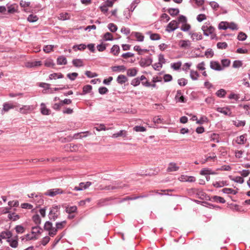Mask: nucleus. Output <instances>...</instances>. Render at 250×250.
I'll list each match as a JSON object with an SVG mask.
<instances>
[{"mask_svg":"<svg viewBox=\"0 0 250 250\" xmlns=\"http://www.w3.org/2000/svg\"><path fill=\"white\" fill-rule=\"evenodd\" d=\"M35 108L34 105H22L18 111L21 114H27L34 111Z\"/></svg>","mask_w":250,"mask_h":250,"instance_id":"obj_2","label":"nucleus"},{"mask_svg":"<svg viewBox=\"0 0 250 250\" xmlns=\"http://www.w3.org/2000/svg\"><path fill=\"white\" fill-rule=\"evenodd\" d=\"M92 90V86L90 85H86L83 86V94L89 93Z\"/></svg>","mask_w":250,"mask_h":250,"instance_id":"obj_52","label":"nucleus"},{"mask_svg":"<svg viewBox=\"0 0 250 250\" xmlns=\"http://www.w3.org/2000/svg\"><path fill=\"white\" fill-rule=\"evenodd\" d=\"M57 63L59 65L66 64L67 63V60L65 57L60 56L57 59Z\"/></svg>","mask_w":250,"mask_h":250,"instance_id":"obj_35","label":"nucleus"},{"mask_svg":"<svg viewBox=\"0 0 250 250\" xmlns=\"http://www.w3.org/2000/svg\"><path fill=\"white\" fill-rule=\"evenodd\" d=\"M168 13L172 16L177 15L179 13V10L178 8H170L168 10Z\"/></svg>","mask_w":250,"mask_h":250,"instance_id":"obj_38","label":"nucleus"},{"mask_svg":"<svg viewBox=\"0 0 250 250\" xmlns=\"http://www.w3.org/2000/svg\"><path fill=\"white\" fill-rule=\"evenodd\" d=\"M54 46L52 45H45V46H44L43 50L45 53H48L53 50Z\"/></svg>","mask_w":250,"mask_h":250,"instance_id":"obj_55","label":"nucleus"},{"mask_svg":"<svg viewBox=\"0 0 250 250\" xmlns=\"http://www.w3.org/2000/svg\"><path fill=\"white\" fill-rule=\"evenodd\" d=\"M41 112L42 114L44 115H47L50 114V110L46 108L44 103L41 104Z\"/></svg>","mask_w":250,"mask_h":250,"instance_id":"obj_22","label":"nucleus"},{"mask_svg":"<svg viewBox=\"0 0 250 250\" xmlns=\"http://www.w3.org/2000/svg\"><path fill=\"white\" fill-rule=\"evenodd\" d=\"M70 16L67 13H62L59 15V18L61 20H66L69 19Z\"/></svg>","mask_w":250,"mask_h":250,"instance_id":"obj_50","label":"nucleus"},{"mask_svg":"<svg viewBox=\"0 0 250 250\" xmlns=\"http://www.w3.org/2000/svg\"><path fill=\"white\" fill-rule=\"evenodd\" d=\"M190 28V25L188 24L187 22L183 24L181 29L183 31H188Z\"/></svg>","mask_w":250,"mask_h":250,"instance_id":"obj_64","label":"nucleus"},{"mask_svg":"<svg viewBox=\"0 0 250 250\" xmlns=\"http://www.w3.org/2000/svg\"><path fill=\"white\" fill-rule=\"evenodd\" d=\"M104 40L105 41H112L113 40V36L109 32H106L104 37Z\"/></svg>","mask_w":250,"mask_h":250,"instance_id":"obj_60","label":"nucleus"},{"mask_svg":"<svg viewBox=\"0 0 250 250\" xmlns=\"http://www.w3.org/2000/svg\"><path fill=\"white\" fill-rule=\"evenodd\" d=\"M181 62H180L173 63L171 64V67L174 70H178L181 66Z\"/></svg>","mask_w":250,"mask_h":250,"instance_id":"obj_57","label":"nucleus"},{"mask_svg":"<svg viewBox=\"0 0 250 250\" xmlns=\"http://www.w3.org/2000/svg\"><path fill=\"white\" fill-rule=\"evenodd\" d=\"M240 106L244 110L245 114L250 116V104H241Z\"/></svg>","mask_w":250,"mask_h":250,"instance_id":"obj_32","label":"nucleus"},{"mask_svg":"<svg viewBox=\"0 0 250 250\" xmlns=\"http://www.w3.org/2000/svg\"><path fill=\"white\" fill-rule=\"evenodd\" d=\"M140 83V81L139 79V77L133 79L131 82V84L133 85L134 86H137L139 85Z\"/></svg>","mask_w":250,"mask_h":250,"instance_id":"obj_63","label":"nucleus"},{"mask_svg":"<svg viewBox=\"0 0 250 250\" xmlns=\"http://www.w3.org/2000/svg\"><path fill=\"white\" fill-rule=\"evenodd\" d=\"M178 45L182 49H188L191 46V42L189 40H180Z\"/></svg>","mask_w":250,"mask_h":250,"instance_id":"obj_9","label":"nucleus"},{"mask_svg":"<svg viewBox=\"0 0 250 250\" xmlns=\"http://www.w3.org/2000/svg\"><path fill=\"white\" fill-rule=\"evenodd\" d=\"M189 35L193 41L201 40L202 39V35L200 33H190Z\"/></svg>","mask_w":250,"mask_h":250,"instance_id":"obj_17","label":"nucleus"},{"mask_svg":"<svg viewBox=\"0 0 250 250\" xmlns=\"http://www.w3.org/2000/svg\"><path fill=\"white\" fill-rule=\"evenodd\" d=\"M15 229L18 233H22L25 231V229L21 225L16 226Z\"/></svg>","mask_w":250,"mask_h":250,"instance_id":"obj_48","label":"nucleus"},{"mask_svg":"<svg viewBox=\"0 0 250 250\" xmlns=\"http://www.w3.org/2000/svg\"><path fill=\"white\" fill-rule=\"evenodd\" d=\"M131 35L134 36L136 38L137 41L138 42H142L144 40L145 37L141 33L138 32H132L131 33Z\"/></svg>","mask_w":250,"mask_h":250,"instance_id":"obj_16","label":"nucleus"},{"mask_svg":"<svg viewBox=\"0 0 250 250\" xmlns=\"http://www.w3.org/2000/svg\"><path fill=\"white\" fill-rule=\"evenodd\" d=\"M86 47V45L85 44H80L79 45H75L73 46V48L74 50H76V48L79 50H83Z\"/></svg>","mask_w":250,"mask_h":250,"instance_id":"obj_44","label":"nucleus"},{"mask_svg":"<svg viewBox=\"0 0 250 250\" xmlns=\"http://www.w3.org/2000/svg\"><path fill=\"white\" fill-rule=\"evenodd\" d=\"M228 28L232 30H237L238 29V25L233 22H228Z\"/></svg>","mask_w":250,"mask_h":250,"instance_id":"obj_45","label":"nucleus"},{"mask_svg":"<svg viewBox=\"0 0 250 250\" xmlns=\"http://www.w3.org/2000/svg\"><path fill=\"white\" fill-rule=\"evenodd\" d=\"M33 220L37 225H39L41 221L40 216L38 214H35L33 216Z\"/></svg>","mask_w":250,"mask_h":250,"instance_id":"obj_61","label":"nucleus"},{"mask_svg":"<svg viewBox=\"0 0 250 250\" xmlns=\"http://www.w3.org/2000/svg\"><path fill=\"white\" fill-rule=\"evenodd\" d=\"M152 62V60L150 58L142 59L140 62V65L142 67L150 65Z\"/></svg>","mask_w":250,"mask_h":250,"instance_id":"obj_13","label":"nucleus"},{"mask_svg":"<svg viewBox=\"0 0 250 250\" xmlns=\"http://www.w3.org/2000/svg\"><path fill=\"white\" fill-rule=\"evenodd\" d=\"M78 74L76 72H73L71 73H68L67 75V77L71 81H74L76 78L78 76Z\"/></svg>","mask_w":250,"mask_h":250,"instance_id":"obj_58","label":"nucleus"},{"mask_svg":"<svg viewBox=\"0 0 250 250\" xmlns=\"http://www.w3.org/2000/svg\"><path fill=\"white\" fill-rule=\"evenodd\" d=\"M77 210V208L76 206H71V207H66L65 208L66 212L68 214H71L72 213H74L76 212Z\"/></svg>","mask_w":250,"mask_h":250,"instance_id":"obj_36","label":"nucleus"},{"mask_svg":"<svg viewBox=\"0 0 250 250\" xmlns=\"http://www.w3.org/2000/svg\"><path fill=\"white\" fill-rule=\"evenodd\" d=\"M120 47L118 45H114L111 49V52L115 56H117L120 52Z\"/></svg>","mask_w":250,"mask_h":250,"instance_id":"obj_30","label":"nucleus"},{"mask_svg":"<svg viewBox=\"0 0 250 250\" xmlns=\"http://www.w3.org/2000/svg\"><path fill=\"white\" fill-rule=\"evenodd\" d=\"M216 111L224 114L225 115H227L229 116H231L232 113L231 112L230 109L228 107H218L216 108Z\"/></svg>","mask_w":250,"mask_h":250,"instance_id":"obj_10","label":"nucleus"},{"mask_svg":"<svg viewBox=\"0 0 250 250\" xmlns=\"http://www.w3.org/2000/svg\"><path fill=\"white\" fill-rule=\"evenodd\" d=\"M12 235V233L10 231H3L1 232L0 234V237L1 238V239L6 238L10 239Z\"/></svg>","mask_w":250,"mask_h":250,"instance_id":"obj_21","label":"nucleus"},{"mask_svg":"<svg viewBox=\"0 0 250 250\" xmlns=\"http://www.w3.org/2000/svg\"><path fill=\"white\" fill-rule=\"evenodd\" d=\"M134 50L138 52L139 55H142L143 52H148L149 50L147 49H141L139 45L134 46Z\"/></svg>","mask_w":250,"mask_h":250,"instance_id":"obj_33","label":"nucleus"},{"mask_svg":"<svg viewBox=\"0 0 250 250\" xmlns=\"http://www.w3.org/2000/svg\"><path fill=\"white\" fill-rule=\"evenodd\" d=\"M221 63L222 67L224 68L225 67H228L230 63V61L229 59H223L221 60Z\"/></svg>","mask_w":250,"mask_h":250,"instance_id":"obj_51","label":"nucleus"},{"mask_svg":"<svg viewBox=\"0 0 250 250\" xmlns=\"http://www.w3.org/2000/svg\"><path fill=\"white\" fill-rule=\"evenodd\" d=\"M91 183L90 182H87L86 183H80L78 186H76L74 187L73 190L76 191H81L88 188L90 186H91Z\"/></svg>","mask_w":250,"mask_h":250,"instance_id":"obj_7","label":"nucleus"},{"mask_svg":"<svg viewBox=\"0 0 250 250\" xmlns=\"http://www.w3.org/2000/svg\"><path fill=\"white\" fill-rule=\"evenodd\" d=\"M127 131L126 130H121L120 131L112 134L111 137L114 138H116L119 137L125 138L127 136Z\"/></svg>","mask_w":250,"mask_h":250,"instance_id":"obj_14","label":"nucleus"},{"mask_svg":"<svg viewBox=\"0 0 250 250\" xmlns=\"http://www.w3.org/2000/svg\"><path fill=\"white\" fill-rule=\"evenodd\" d=\"M178 27V22L175 20H173L167 24L166 31L170 33L175 30Z\"/></svg>","mask_w":250,"mask_h":250,"instance_id":"obj_5","label":"nucleus"},{"mask_svg":"<svg viewBox=\"0 0 250 250\" xmlns=\"http://www.w3.org/2000/svg\"><path fill=\"white\" fill-rule=\"evenodd\" d=\"M52 223L50 222L49 221H47L45 222L44 226V229L48 231H49L52 228Z\"/></svg>","mask_w":250,"mask_h":250,"instance_id":"obj_62","label":"nucleus"},{"mask_svg":"<svg viewBox=\"0 0 250 250\" xmlns=\"http://www.w3.org/2000/svg\"><path fill=\"white\" fill-rule=\"evenodd\" d=\"M228 22L221 21L218 25V28L222 30H226L228 29Z\"/></svg>","mask_w":250,"mask_h":250,"instance_id":"obj_39","label":"nucleus"},{"mask_svg":"<svg viewBox=\"0 0 250 250\" xmlns=\"http://www.w3.org/2000/svg\"><path fill=\"white\" fill-rule=\"evenodd\" d=\"M44 65L46 67H53L55 64L53 62V61L52 60L50 59H48L44 61Z\"/></svg>","mask_w":250,"mask_h":250,"instance_id":"obj_42","label":"nucleus"},{"mask_svg":"<svg viewBox=\"0 0 250 250\" xmlns=\"http://www.w3.org/2000/svg\"><path fill=\"white\" fill-rule=\"evenodd\" d=\"M8 217L10 220L13 221H16L20 218V216L15 213H9Z\"/></svg>","mask_w":250,"mask_h":250,"instance_id":"obj_41","label":"nucleus"},{"mask_svg":"<svg viewBox=\"0 0 250 250\" xmlns=\"http://www.w3.org/2000/svg\"><path fill=\"white\" fill-rule=\"evenodd\" d=\"M202 29L204 34L206 36L212 35L214 31V28L209 24L205 23L202 27Z\"/></svg>","mask_w":250,"mask_h":250,"instance_id":"obj_4","label":"nucleus"},{"mask_svg":"<svg viewBox=\"0 0 250 250\" xmlns=\"http://www.w3.org/2000/svg\"><path fill=\"white\" fill-rule=\"evenodd\" d=\"M216 95L220 98H223L226 94V91L223 89H220L216 92Z\"/></svg>","mask_w":250,"mask_h":250,"instance_id":"obj_43","label":"nucleus"},{"mask_svg":"<svg viewBox=\"0 0 250 250\" xmlns=\"http://www.w3.org/2000/svg\"><path fill=\"white\" fill-rule=\"evenodd\" d=\"M205 55L207 58H210L213 57L214 53L211 49H208L205 52Z\"/></svg>","mask_w":250,"mask_h":250,"instance_id":"obj_59","label":"nucleus"},{"mask_svg":"<svg viewBox=\"0 0 250 250\" xmlns=\"http://www.w3.org/2000/svg\"><path fill=\"white\" fill-rule=\"evenodd\" d=\"M150 35V39L153 41H157L161 39V37L159 34L157 33H151L150 32L147 33Z\"/></svg>","mask_w":250,"mask_h":250,"instance_id":"obj_34","label":"nucleus"},{"mask_svg":"<svg viewBox=\"0 0 250 250\" xmlns=\"http://www.w3.org/2000/svg\"><path fill=\"white\" fill-rule=\"evenodd\" d=\"M210 67L213 70L216 71H222L224 69L219 62L217 61H211L210 62Z\"/></svg>","mask_w":250,"mask_h":250,"instance_id":"obj_6","label":"nucleus"},{"mask_svg":"<svg viewBox=\"0 0 250 250\" xmlns=\"http://www.w3.org/2000/svg\"><path fill=\"white\" fill-rule=\"evenodd\" d=\"M73 64L77 67H81L83 65V62L82 60L81 59H74L72 61Z\"/></svg>","mask_w":250,"mask_h":250,"instance_id":"obj_28","label":"nucleus"},{"mask_svg":"<svg viewBox=\"0 0 250 250\" xmlns=\"http://www.w3.org/2000/svg\"><path fill=\"white\" fill-rule=\"evenodd\" d=\"M175 99L177 102L185 103L187 102V100L185 98L181 90H178L176 92Z\"/></svg>","mask_w":250,"mask_h":250,"instance_id":"obj_8","label":"nucleus"},{"mask_svg":"<svg viewBox=\"0 0 250 250\" xmlns=\"http://www.w3.org/2000/svg\"><path fill=\"white\" fill-rule=\"evenodd\" d=\"M111 69L113 72H124L126 67L124 65H117L111 67Z\"/></svg>","mask_w":250,"mask_h":250,"instance_id":"obj_20","label":"nucleus"},{"mask_svg":"<svg viewBox=\"0 0 250 250\" xmlns=\"http://www.w3.org/2000/svg\"><path fill=\"white\" fill-rule=\"evenodd\" d=\"M59 209L60 208L58 206H54L51 208H50L49 218L50 220L55 221L59 215Z\"/></svg>","mask_w":250,"mask_h":250,"instance_id":"obj_1","label":"nucleus"},{"mask_svg":"<svg viewBox=\"0 0 250 250\" xmlns=\"http://www.w3.org/2000/svg\"><path fill=\"white\" fill-rule=\"evenodd\" d=\"M138 70L136 68L128 69L127 70V75L129 77L135 76L137 74Z\"/></svg>","mask_w":250,"mask_h":250,"instance_id":"obj_26","label":"nucleus"},{"mask_svg":"<svg viewBox=\"0 0 250 250\" xmlns=\"http://www.w3.org/2000/svg\"><path fill=\"white\" fill-rule=\"evenodd\" d=\"M247 141L246 135L243 134L237 137L236 142L239 145H243Z\"/></svg>","mask_w":250,"mask_h":250,"instance_id":"obj_19","label":"nucleus"},{"mask_svg":"<svg viewBox=\"0 0 250 250\" xmlns=\"http://www.w3.org/2000/svg\"><path fill=\"white\" fill-rule=\"evenodd\" d=\"M243 63L241 61L236 60L233 62L232 66L234 68H238L242 66Z\"/></svg>","mask_w":250,"mask_h":250,"instance_id":"obj_49","label":"nucleus"},{"mask_svg":"<svg viewBox=\"0 0 250 250\" xmlns=\"http://www.w3.org/2000/svg\"><path fill=\"white\" fill-rule=\"evenodd\" d=\"M108 28L109 30L112 32H115L117 30V26L115 24L112 23L108 24Z\"/></svg>","mask_w":250,"mask_h":250,"instance_id":"obj_54","label":"nucleus"},{"mask_svg":"<svg viewBox=\"0 0 250 250\" xmlns=\"http://www.w3.org/2000/svg\"><path fill=\"white\" fill-rule=\"evenodd\" d=\"M7 241L9 243L10 246L13 248H16L18 246L17 239H8Z\"/></svg>","mask_w":250,"mask_h":250,"instance_id":"obj_31","label":"nucleus"},{"mask_svg":"<svg viewBox=\"0 0 250 250\" xmlns=\"http://www.w3.org/2000/svg\"><path fill=\"white\" fill-rule=\"evenodd\" d=\"M199 74L196 71L191 70L190 71V77L193 81L197 80Z\"/></svg>","mask_w":250,"mask_h":250,"instance_id":"obj_29","label":"nucleus"},{"mask_svg":"<svg viewBox=\"0 0 250 250\" xmlns=\"http://www.w3.org/2000/svg\"><path fill=\"white\" fill-rule=\"evenodd\" d=\"M229 178L231 181H233L235 182L239 183V184H242L244 182V179L240 176H236L235 177H233L231 176H229Z\"/></svg>","mask_w":250,"mask_h":250,"instance_id":"obj_27","label":"nucleus"},{"mask_svg":"<svg viewBox=\"0 0 250 250\" xmlns=\"http://www.w3.org/2000/svg\"><path fill=\"white\" fill-rule=\"evenodd\" d=\"M63 193L62 188H56L47 190L44 194L50 197H54L57 195L63 194Z\"/></svg>","mask_w":250,"mask_h":250,"instance_id":"obj_3","label":"nucleus"},{"mask_svg":"<svg viewBox=\"0 0 250 250\" xmlns=\"http://www.w3.org/2000/svg\"><path fill=\"white\" fill-rule=\"evenodd\" d=\"M222 191L226 194H232L233 195L237 193L236 191L230 188H224L222 189Z\"/></svg>","mask_w":250,"mask_h":250,"instance_id":"obj_37","label":"nucleus"},{"mask_svg":"<svg viewBox=\"0 0 250 250\" xmlns=\"http://www.w3.org/2000/svg\"><path fill=\"white\" fill-rule=\"evenodd\" d=\"M217 47L219 49H226L228 47V44L226 42H219L217 43Z\"/></svg>","mask_w":250,"mask_h":250,"instance_id":"obj_53","label":"nucleus"},{"mask_svg":"<svg viewBox=\"0 0 250 250\" xmlns=\"http://www.w3.org/2000/svg\"><path fill=\"white\" fill-rule=\"evenodd\" d=\"M127 81V78L124 75H120L117 78V82L121 84L125 83Z\"/></svg>","mask_w":250,"mask_h":250,"instance_id":"obj_24","label":"nucleus"},{"mask_svg":"<svg viewBox=\"0 0 250 250\" xmlns=\"http://www.w3.org/2000/svg\"><path fill=\"white\" fill-rule=\"evenodd\" d=\"M15 107V106L12 104L8 103H5L3 104V108L1 110V113L3 114V112H7L10 109H13Z\"/></svg>","mask_w":250,"mask_h":250,"instance_id":"obj_15","label":"nucleus"},{"mask_svg":"<svg viewBox=\"0 0 250 250\" xmlns=\"http://www.w3.org/2000/svg\"><path fill=\"white\" fill-rule=\"evenodd\" d=\"M227 185L228 184L226 181H216L213 183V186L216 188H221Z\"/></svg>","mask_w":250,"mask_h":250,"instance_id":"obj_25","label":"nucleus"},{"mask_svg":"<svg viewBox=\"0 0 250 250\" xmlns=\"http://www.w3.org/2000/svg\"><path fill=\"white\" fill-rule=\"evenodd\" d=\"M247 38V35L242 32H240L237 36L238 40L241 41H245Z\"/></svg>","mask_w":250,"mask_h":250,"instance_id":"obj_46","label":"nucleus"},{"mask_svg":"<svg viewBox=\"0 0 250 250\" xmlns=\"http://www.w3.org/2000/svg\"><path fill=\"white\" fill-rule=\"evenodd\" d=\"M179 180L181 182H194L196 181V178L193 176L182 175L179 178Z\"/></svg>","mask_w":250,"mask_h":250,"instance_id":"obj_12","label":"nucleus"},{"mask_svg":"<svg viewBox=\"0 0 250 250\" xmlns=\"http://www.w3.org/2000/svg\"><path fill=\"white\" fill-rule=\"evenodd\" d=\"M29 198H32L34 201L37 202L38 205H40L43 203V200L42 199L41 196L36 193H31L28 195Z\"/></svg>","mask_w":250,"mask_h":250,"instance_id":"obj_11","label":"nucleus"},{"mask_svg":"<svg viewBox=\"0 0 250 250\" xmlns=\"http://www.w3.org/2000/svg\"><path fill=\"white\" fill-rule=\"evenodd\" d=\"M38 18L36 15L31 14L27 18V21L30 22H34L36 21Z\"/></svg>","mask_w":250,"mask_h":250,"instance_id":"obj_47","label":"nucleus"},{"mask_svg":"<svg viewBox=\"0 0 250 250\" xmlns=\"http://www.w3.org/2000/svg\"><path fill=\"white\" fill-rule=\"evenodd\" d=\"M62 78H63V75L61 73H53L49 75V79L51 80Z\"/></svg>","mask_w":250,"mask_h":250,"instance_id":"obj_40","label":"nucleus"},{"mask_svg":"<svg viewBox=\"0 0 250 250\" xmlns=\"http://www.w3.org/2000/svg\"><path fill=\"white\" fill-rule=\"evenodd\" d=\"M200 174L202 175H214L216 174V173L213 171H212L211 169L209 168H204L202 169L200 171Z\"/></svg>","mask_w":250,"mask_h":250,"instance_id":"obj_23","label":"nucleus"},{"mask_svg":"<svg viewBox=\"0 0 250 250\" xmlns=\"http://www.w3.org/2000/svg\"><path fill=\"white\" fill-rule=\"evenodd\" d=\"M213 199L215 201L220 203H225L226 202L225 200L220 196H213Z\"/></svg>","mask_w":250,"mask_h":250,"instance_id":"obj_56","label":"nucleus"},{"mask_svg":"<svg viewBox=\"0 0 250 250\" xmlns=\"http://www.w3.org/2000/svg\"><path fill=\"white\" fill-rule=\"evenodd\" d=\"M179 168V167L177 166L176 163H169V166L167 168V171L168 172L176 171L178 170Z\"/></svg>","mask_w":250,"mask_h":250,"instance_id":"obj_18","label":"nucleus"}]
</instances>
